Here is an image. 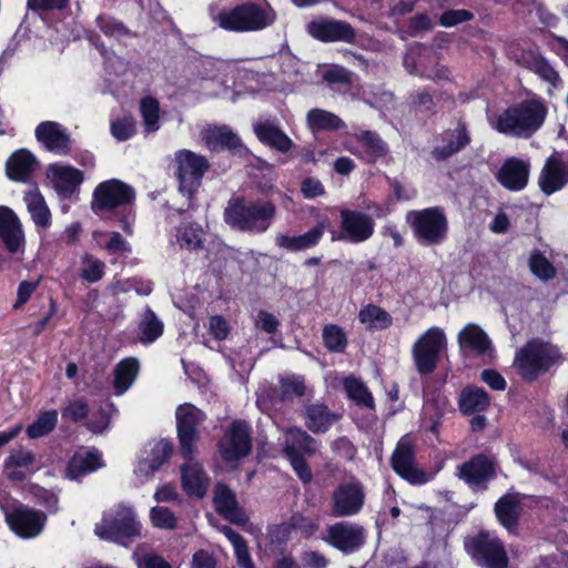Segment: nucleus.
Wrapping results in <instances>:
<instances>
[{"label": "nucleus", "mask_w": 568, "mask_h": 568, "mask_svg": "<svg viewBox=\"0 0 568 568\" xmlns=\"http://www.w3.org/2000/svg\"><path fill=\"white\" fill-rule=\"evenodd\" d=\"M489 404L488 394L478 387L465 388L459 397V408L465 414L484 412L489 407Z\"/></svg>", "instance_id": "43"}, {"label": "nucleus", "mask_w": 568, "mask_h": 568, "mask_svg": "<svg viewBox=\"0 0 568 568\" xmlns=\"http://www.w3.org/2000/svg\"><path fill=\"white\" fill-rule=\"evenodd\" d=\"M568 182V164L557 156H550L539 175L541 191L550 195L564 187Z\"/></svg>", "instance_id": "27"}, {"label": "nucleus", "mask_w": 568, "mask_h": 568, "mask_svg": "<svg viewBox=\"0 0 568 568\" xmlns=\"http://www.w3.org/2000/svg\"><path fill=\"white\" fill-rule=\"evenodd\" d=\"M365 493L363 485L351 480L337 486L332 496V513L336 517H349L359 513L364 505Z\"/></svg>", "instance_id": "16"}, {"label": "nucleus", "mask_w": 568, "mask_h": 568, "mask_svg": "<svg viewBox=\"0 0 568 568\" xmlns=\"http://www.w3.org/2000/svg\"><path fill=\"white\" fill-rule=\"evenodd\" d=\"M460 352H470L477 356L491 357L493 344L486 332L477 324L465 325L457 336Z\"/></svg>", "instance_id": "22"}, {"label": "nucleus", "mask_w": 568, "mask_h": 568, "mask_svg": "<svg viewBox=\"0 0 568 568\" xmlns=\"http://www.w3.org/2000/svg\"><path fill=\"white\" fill-rule=\"evenodd\" d=\"M339 235L333 234V241L345 240L353 243H362L374 234L375 223L371 216L358 211L343 210L341 212Z\"/></svg>", "instance_id": "15"}, {"label": "nucleus", "mask_w": 568, "mask_h": 568, "mask_svg": "<svg viewBox=\"0 0 568 568\" xmlns=\"http://www.w3.org/2000/svg\"><path fill=\"white\" fill-rule=\"evenodd\" d=\"M474 18V14L465 9L447 10L440 18L439 23L443 27L450 28L459 23L469 21Z\"/></svg>", "instance_id": "63"}, {"label": "nucleus", "mask_w": 568, "mask_h": 568, "mask_svg": "<svg viewBox=\"0 0 568 568\" xmlns=\"http://www.w3.org/2000/svg\"><path fill=\"white\" fill-rule=\"evenodd\" d=\"M494 476L493 463L477 455L458 467V477L474 488H483Z\"/></svg>", "instance_id": "26"}, {"label": "nucleus", "mask_w": 568, "mask_h": 568, "mask_svg": "<svg viewBox=\"0 0 568 568\" xmlns=\"http://www.w3.org/2000/svg\"><path fill=\"white\" fill-rule=\"evenodd\" d=\"M176 241L183 248L189 251L197 250L203 243V231L195 224L182 225L178 230Z\"/></svg>", "instance_id": "52"}, {"label": "nucleus", "mask_w": 568, "mask_h": 568, "mask_svg": "<svg viewBox=\"0 0 568 568\" xmlns=\"http://www.w3.org/2000/svg\"><path fill=\"white\" fill-rule=\"evenodd\" d=\"M140 365L138 359L128 357L122 359L113 369L114 395H123L134 383Z\"/></svg>", "instance_id": "37"}, {"label": "nucleus", "mask_w": 568, "mask_h": 568, "mask_svg": "<svg viewBox=\"0 0 568 568\" xmlns=\"http://www.w3.org/2000/svg\"><path fill=\"white\" fill-rule=\"evenodd\" d=\"M176 428L182 457L195 455L199 440V426L205 415L191 404H182L176 408Z\"/></svg>", "instance_id": "10"}, {"label": "nucleus", "mask_w": 568, "mask_h": 568, "mask_svg": "<svg viewBox=\"0 0 568 568\" xmlns=\"http://www.w3.org/2000/svg\"><path fill=\"white\" fill-rule=\"evenodd\" d=\"M47 175L54 190L63 196H71L83 181L81 171L60 163L50 164Z\"/></svg>", "instance_id": "24"}, {"label": "nucleus", "mask_w": 568, "mask_h": 568, "mask_svg": "<svg viewBox=\"0 0 568 568\" xmlns=\"http://www.w3.org/2000/svg\"><path fill=\"white\" fill-rule=\"evenodd\" d=\"M105 264L100 258L84 253L81 256L80 276L89 282L97 283L104 276Z\"/></svg>", "instance_id": "51"}, {"label": "nucleus", "mask_w": 568, "mask_h": 568, "mask_svg": "<svg viewBox=\"0 0 568 568\" xmlns=\"http://www.w3.org/2000/svg\"><path fill=\"white\" fill-rule=\"evenodd\" d=\"M561 362V353L556 345L532 339L519 348L515 357V366L520 376L527 381L536 379Z\"/></svg>", "instance_id": "4"}, {"label": "nucleus", "mask_w": 568, "mask_h": 568, "mask_svg": "<svg viewBox=\"0 0 568 568\" xmlns=\"http://www.w3.org/2000/svg\"><path fill=\"white\" fill-rule=\"evenodd\" d=\"M183 458L185 462L180 467L182 488L190 497L202 498L207 491L210 478L194 455Z\"/></svg>", "instance_id": "20"}, {"label": "nucleus", "mask_w": 568, "mask_h": 568, "mask_svg": "<svg viewBox=\"0 0 568 568\" xmlns=\"http://www.w3.org/2000/svg\"><path fill=\"white\" fill-rule=\"evenodd\" d=\"M6 521L11 530L21 538H34L43 529L47 517L43 513L19 505L4 509Z\"/></svg>", "instance_id": "14"}, {"label": "nucleus", "mask_w": 568, "mask_h": 568, "mask_svg": "<svg viewBox=\"0 0 568 568\" xmlns=\"http://www.w3.org/2000/svg\"><path fill=\"white\" fill-rule=\"evenodd\" d=\"M139 332L143 344H151L163 334V323L150 307H145L142 314Z\"/></svg>", "instance_id": "45"}, {"label": "nucleus", "mask_w": 568, "mask_h": 568, "mask_svg": "<svg viewBox=\"0 0 568 568\" xmlns=\"http://www.w3.org/2000/svg\"><path fill=\"white\" fill-rule=\"evenodd\" d=\"M176 178L179 190L184 195H192L201 183L209 164L204 156L189 150H180L175 153Z\"/></svg>", "instance_id": "11"}, {"label": "nucleus", "mask_w": 568, "mask_h": 568, "mask_svg": "<svg viewBox=\"0 0 568 568\" xmlns=\"http://www.w3.org/2000/svg\"><path fill=\"white\" fill-rule=\"evenodd\" d=\"M317 446L316 440L301 428H290L284 435L285 455H301L302 452L311 455L317 450Z\"/></svg>", "instance_id": "40"}, {"label": "nucleus", "mask_w": 568, "mask_h": 568, "mask_svg": "<svg viewBox=\"0 0 568 568\" xmlns=\"http://www.w3.org/2000/svg\"><path fill=\"white\" fill-rule=\"evenodd\" d=\"M323 342L329 352L342 353L347 346V336L338 325L328 324L323 328Z\"/></svg>", "instance_id": "53"}, {"label": "nucleus", "mask_w": 568, "mask_h": 568, "mask_svg": "<svg viewBox=\"0 0 568 568\" xmlns=\"http://www.w3.org/2000/svg\"><path fill=\"white\" fill-rule=\"evenodd\" d=\"M202 139L211 150H235L241 146L240 138L227 126H210L203 131Z\"/></svg>", "instance_id": "39"}, {"label": "nucleus", "mask_w": 568, "mask_h": 568, "mask_svg": "<svg viewBox=\"0 0 568 568\" xmlns=\"http://www.w3.org/2000/svg\"><path fill=\"white\" fill-rule=\"evenodd\" d=\"M358 318L369 329H385L392 325V316L376 305H367L361 310Z\"/></svg>", "instance_id": "46"}, {"label": "nucleus", "mask_w": 568, "mask_h": 568, "mask_svg": "<svg viewBox=\"0 0 568 568\" xmlns=\"http://www.w3.org/2000/svg\"><path fill=\"white\" fill-rule=\"evenodd\" d=\"M446 335L439 327H430L414 343L413 359L419 374L427 375L435 371L440 353L446 348Z\"/></svg>", "instance_id": "9"}, {"label": "nucleus", "mask_w": 568, "mask_h": 568, "mask_svg": "<svg viewBox=\"0 0 568 568\" xmlns=\"http://www.w3.org/2000/svg\"><path fill=\"white\" fill-rule=\"evenodd\" d=\"M306 122L311 131H332L345 126L344 122L334 113L323 109H312L307 112Z\"/></svg>", "instance_id": "44"}, {"label": "nucleus", "mask_w": 568, "mask_h": 568, "mask_svg": "<svg viewBox=\"0 0 568 568\" xmlns=\"http://www.w3.org/2000/svg\"><path fill=\"white\" fill-rule=\"evenodd\" d=\"M36 136L43 146L58 155H67L70 152V135L58 122L45 121L36 128Z\"/></svg>", "instance_id": "21"}, {"label": "nucleus", "mask_w": 568, "mask_h": 568, "mask_svg": "<svg viewBox=\"0 0 568 568\" xmlns=\"http://www.w3.org/2000/svg\"><path fill=\"white\" fill-rule=\"evenodd\" d=\"M276 19V11L267 2L248 1L212 13V20L221 29L236 33L262 31L273 26Z\"/></svg>", "instance_id": "1"}, {"label": "nucleus", "mask_w": 568, "mask_h": 568, "mask_svg": "<svg viewBox=\"0 0 568 568\" xmlns=\"http://www.w3.org/2000/svg\"><path fill=\"white\" fill-rule=\"evenodd\" d=\"M214 504L216 510L227 520L244 525L248 518L240 507L235 494L224 484H217L214 489Z\"/></svg>", "instance_id": "29"}, {"label": "nucleus", "mask_w": 568, "mask_h": 568, "mask_svg": "<svg viewBox=\"0 0 568 568\" xmlns=\"http://www.w3.org/2000/svg\"><path fill=\"white\" fill-rule=\"evenodd\" d=\"M471 559L484 568H507L508 555L504 542L495 532L483 530L465 541Z\"/></svg>", "instance_id": "6"}, {"label": "nucleus", "mask_w": 568, "mask_h": 568, "mask_svg": "<svg viewBox=\"0 0 568 568\" xmlns=\"http://www.w3.org/2000/svg\"><path fill=\"white\" fill-rule=\"evenodd\" d=\"M252 449L250 427L245 422L235 420L219 444V452L225 462L233 463L247 456Z\"/></svg>", "instance_id": "12"}, {"label": "nucleus", "mask_w": 568, "mask_h": 568, "mask_svg": "<svg viewBox=\"0 0 568 568\" xmlns=\"http://www.w3.org/2000/svg\"><path fill=\"white\" fill-rule=\"evenodd\" d=\"M112 135L119 141L130 139L135 132V121L132 116L118 119L111 124Z\"/></svg>", "instance_id": "62"}, {"label": "nucleus", "mask_w": 568, "mask_h": 568, "mask_svg": "<svg viewBox=\"0 0 568 568\" xmlns=\"http://www.w3.org/2000/svg\"><path fill=\"white\" fill-rule=\"evenodd\" d=\"M529 267L532 274L542 281L550 280L556 274V270L552 264L540 253L531 254L529 258Z\"/></svg>", "instance_id": "58"}, {"label": "nucleus", "mask_w": 568, "mask_h": 568, "mask_svg": "<svg viewBox=\"0 0 568 568\" xmlns=\"http://www.w3.org/2000/svg\"><path fill=\"white\" fill-rule=\"evenodd\" d=\"M109 410L100 408L94 417L87 422V428L93 434H102L105 432L110 424L111 413H116V407L110 403L108 404Z\"/></svg>", "instance_id": "60"}, {"label": "nucleus", "mask_w": 568, "mask_h": 568, "mask_svg": "<svg viewBox=\"0 0 568 568\" xmlns=\"http://www.w3.org/2000/svg\"><path fill=\"white\" fill-rule=\"evenodd\" d=\"M34 462L32 452L24 448L12 449L4 462V474L10 480L22 481L31 471Z\"/></svg>", "instance_id": "32"}, {"label": "nucleus", "mask_w": 568, "mask_h": 568, "mask_svg": "<svg viewBox=\"0 0 568 568\" xmlns=\"http://www.w3.org/2000/svg\"><path fill=\"white\" fill-rule=\"evenodd\" d=\"M100 467H102V458L97 449L78 452L68 464L67 477L71 480H78Z\"/></svg>", "instance_id": "34"}, {"label": "nucleus", "mask_w": 568, "mask_h": 568, "mask_svg": "<svg viewBox=\"0 0 568 568\" xmlns=\"http://www.w3.org/2000/svg\"><path fill=\"white\" fill-rule=\"evenodd\" d=\"M337 419L336 414L321 404L311 405L305 412V424L313 433H325Z\"/></svg>", "instance_id": "41"}, {"label": "nucleus", "mask_w": 568, "mask_h": 568, "mask_svg": "<svg viewBox=\"0 0 568 568\" xmlns=\"http://www.w3.org/2000/svg\"><path fill=\"white\" fill-rule=\"evenodd\" d=\"M24 203L32 217V221L41 227H47L50 224L51 214L44 197L38 189H31L24 194Z\"/></svg>", "instance_id": "42"}, {"label": "nucleus", "mask_w": 568, "mask_h": 568, "mask_svg": "<svg viewBox=\"0 0 568 568\" xmlns=\"http://www.w3.org/2000/svg\"><path fill=\"white\" fill-rule=\"evenodd\" d=\"M275 205L267 201H247L234 197L224 210V221L232 229L253 233H263L272 224Z\"/></svg>", "instance_id": "3"}, {"label": "nucleus", "mask_w": 568, "mask_h": 568, "mask_svg": "<svg viewBox=\"0 0 568 568\" xmlns=\"http://www.w3.org/2000/svg\"><path fill=\"white\" fill-rule=\"evenodd\" d=\"M469 142L470 138L465 125L459 123L454 131L445 134L440 144L434 148L433 155L437 160H444L464 149Z\"/></svg>", "instance_id": "36"}, {"label": "nucleus", "mask_w": 568, "mask_h": 568, "mask_svg": "<svg viewBox=\"0 0 568 568\" xmlns=\"http://www.w3.org/2000/svg\"><path fill=\"white\" fill-rule=\"evenodd\" d=\"M547 112L542 100L529 99L506 109L491 125L503 134L529 138L541 128Z\"/></svg>", "instance_id": "2"}, {"label": "nucleus", "mask_w": 568, "mask_h": 568, "mask_svg": "<svg viewBox=\"0 0 568 568\" xmlns=\"http://www.w3.org/2000/svg\"><path fill=\"white\" fill-rule=\"evenodd\" d=\"M281 393L280 399L282 402L291 400L294 397H301L305 393L304 379L301 376H285L280 381Z\"/></svg>", "instance_id": "56"}, {"label": "nucleus", "mask_w": 568, "mask_h": 568, "mask_svg": "<svg viewBox=\"0 0 568 568\" xmlns=\"http://www.w3.org/2000/svg\"><path fill=\"white\" fill-rule=\"evenodd\" d=\"M331 226V221L328 217H323L318 221V223L307 231L306 233L298 236H288L285 234H278L275 237V243L277 246L290 251V252H298L308 250L320 242L324 232Z\"/></svg>", "instance_id": "23"}, {"label": "nucleus", "mask_w": 568, "mask_h": 568, "mask_svg": "<svg viewBox=\"0 0 568 568\" xmlns=\"http://www.w3.org/2000/svg\"><path fill=\"white\" fill-rule=\"evenodd\" d=\"M150 517L153 526L161 529H174L176 526V518L173 513L165 507H153L150 511Z\"/></svg>", "instance_id": "61"}, {"label": "nucleus", "mask_w": 568, "mask_h": 568, "mask_svg": "<svg viewBox=\"0 0 568 568\" xmlns=\"http://www.w3.org/2000/svg\"><path fill=\"white\" fill-rule=\"evenodd\" d=\"M58 412L55 409L44 410L37 419L28 426L27 435L32 438H40L50 434L57 426Z\"/></svg>", "instance_id": "48"}, {"label": "nucleus", "mask_w": 568, "mask_h": 568, "mask_svg": "<svg viewBox=\"0 0 568 568\" xmlns=\"http://www.w3.org/2000/svg\"><path fill=\"white\" fill-rule=\"evenodd\" d=\"M172 445L169 440L161 439L150 445L146 456L143 457L135 467V475L148 478L153 475L170 457Z\"/></svg>", "instance_id": "30"}, {"label": "nucleus", "mask_w": 568, "mask_h": 568, "mask_svg": "<svg viewBox=\"0 0 568 568\" xmlns=\"http://www.w3.org/2000/svg\"><path fill=\"white\" fill-rule=\"evenodd\" d=\"M140 112L143 119L144 131L156 132L160 129V103L152 97H144L140 101Z\"/></svg>", "instance_id": "49"}, {"label": "nucleus", "mask_w": 568, "mask_h": 568, "mask_svg": "<svg viewBox=\"0 0 568 568\" xmlns=\"http://www.w3.org/2000/svg\"><path fill=\"white\" fill-rule=\"evenodd\" d=\"M222 532L233 546L237 568H256L243 537L230 527H223Z\"/></svg>", "instance_id": "47"}, {"label": "nucleus", "mask_w": 568, "mask_h": 568, "mask_svg": "<svg viewBox=\"0 0 568 568\" xmlns=\"http://www.w3.org/2000/svg\"><path fill=\"white\" fill-rule=\"evenodd\" d=\"M307 32L324 42H352L355 37L353 28L344 21L317 19L307 24Z\"/></svg>", "instance_id": "19"}, {"label": "nucleus", "mask_w": 568, "mask_h": 568, "mask_svg": "<svg viewBox=\"0 0 568 568\" xmlns=\"http://www.w3.org/2000/svg\"><path fill=\"white\" fill-rule=\"evenodd\" d=\"M93 237L100 247L106 250L110 254H125L131 252L130 244L118 232L93 233Z\"/></svg>", "instance_id": "50"}, {"label": "nucleus", "mask_w": 568, "mask_h": 568, "mask_svg": "<svg viewBox=\"0 0 568 568\" xmlns=\"http://www.w3.org/2000/svg\"><path fill=\"white\" fill-rule=\"evenodd\" d=\"M359 143V150L354 152L366 163H375L388 153L387 144L373 131H363L355 135Z\"/></svg>", "instance_id": "33"}, {"label": "nucleus", "mask_w": 568, "mask_h": 568, "mask_svg": "<svg viewBox=\"0 0 568 568\" xmlns=\"http://www.w3.org/2000/svg\"><path fill=\"white\" fill-rule=\"evenodd\" d=\"M132 560L138 568H172V566L160 555L144 550L139 546L132 554Z\"/></svg>", "instance_id": "55"}, {"label": "nucleus", "mask_w": 568, "mask_h": 568, "mask_svg": "<svg viewBox=\"0 0 568 568\" xmlns=\"http://www.w3.org/2000/svg\"><path fill=\"white\" fill-rule=\"evenodd\" d=\"M393 469L405 480L414 485H422L432 479V476L419 469L415 463L413 442L404 436L397 444L392 456Z\"/></svg>", "instance_id": "13"}, {"label": "nucleus", "mask_w": 568, "mask_h": 568, "mask_svg": "<svg viewBox=\"0 0 568 568\" xmlns=\"http://www.w3.org/2000/svg\"><path fill=\"white\" fill-rule=\"evenodd\" d=\"M94 531L102 539L128 547L141 536L142 525L131 507L119 505L104 514Z\"/></svg>", "instance_id": "5"}, {"label": "nucleus", "mask_w": 568, "mask_h": 568, "mask_svg": "<svg viewBox=\"0 0 568 568\" xmlns=\"http://www.w3.org/2000/svg\"><path fill=\"white\" fill-rule=\"evenodd\" d=\"M521 513L520 499L518 495L507 494L495 504V514L501 526L507 530H513Z\"/></svg>", "instance_id": "38"}, {"label": "nucleus", "mask_w": 568, "mask_h": 568, "mask_svg": "<svg viewBox=\"0 0 568 568\" xmlns=\"http://www.w3.org/2000/svg\"><path fill=\"white\" fill-rule=\"evenodd\" d=\"M89 406L85 399L75 398L70 400L62 409V417L74 423L82 422L88 417Z\"/></svg>", "instance_id": "59"}, {"label": "nucleus", "mask_w": 568, "mask_h": 568, "mask_svg": "<svg viewBox=\"0 0 568 568\" xmlns=\"http://www.w3.org/2000/svg\"><path fill=\"white\" fill-rule=\"evenodd\" d=\"M344 388L348 397L356 402L358 405L373 407V396L359 379L352 376L345 378Z\"/></svg>", "instance_id": "54"}, {"label": "nucleus", "mask_w": 568, "mask_h": 568, "mask_svg": "<svg viewBox=\"0 0 568 568\" xmlns=\"http://www.w3.org/2000/svg\"><path fill=\"white\" fill-rule=\"evenodd\" d=\"M529 164L511 158L507 160L498 171L497 180L510 191H520L528 183Z\"/></svg>", "instance_id": "31"}, {"label": "nucleus", "mask_w": 568, "mask_h": 568, "mask_svg": "<svg viewBox=\"0 0 568 568\" xmlns=\"http://www.w3.org/2000/svg\"><path fill=\"white\" fill-rule=\"evenodd\" d=\"M407 221L413 227L415 237L424 244H439L446 239L448 221L440 207L412 211L407 214Z\"/></svg>", "instance_id": "7"}, {"label": "nucleus", "mask_w": 568, "mask_h": 568, "mask_svg": "<svg viewBox=\"0 0 568 568\" xmlns=\"http://www.w3.org/2000/svg\"><path fill=\"white\" fill-rule=\"evenodd\" d=\"M0 240L11 253L18 252L24 242L18 216L3 205H0Z\"/></svg>", "instance_id": "28"}, {"label": "nucleus", "mask_w": 568, "mask_h": 568, "mask_svg": "<svg viewBox=\"0 0 568 568\" xmlns=\"http://www.w3.org/2000/svg\"><path fill=\"white\" fill-rule=\"evenodd\" d=\"M134 190L126 183L111 179L98 184L93 192L92 211L105 216L114 210L133 203Z\"/></svg>", "instance_id": "8"}, {"label": "nucleus", "mask_w": 568, "mask_h": 568, "mask_svg": "<svg viewBox=\"0 0 568 568\" xmlns=\"http://www.w3.org/2000/svg\"><path fill=\"white\" fill-rule=\"evenodd\" d=\"M322 539L343 552H354L364 545L365 532L359 525L342 521L328 526Z\"/></svg>", "instance_id": "17"}, {"label": "nucleus", "mask_w": 568, "mask_h": 568, "mask_svg": "<svg viewBox=\"0 0 568 568\" xmlns=\"http://www.w3.org/2000/svg\"><path fill=\"white\" fill-rule=\"evenodd\" d=\"M97 23L105 36L113 37L116 40L131 36L130 31L121 22L111 17L101 14L97 18Z\"/></svg>", "instance_id": "57"}, {"label": "nucleus", "mask_w": 568, "mask_h": 568, "mask_svg": "<svg viewBox=\"0 0 568 568\" xmlns=\"http://www.w3.org/2000/svg\"><path fill=\"white\" fill-rule=\"evenodd\" d=\"M253 129L262 143L278 152L286 153L294 146L292 139L281 130L275 120L261 119L254 123Z\"/></svg>", "instance_id": "25"}, {"label": "nucleus", "mask_w": 568, "mask_h": 568, "mask_svg": "<svg viewBox=\"0 0 568 568\" xmlns=\"http://www.w3.org/2000/svg\"><path fill=\"white\" fill-rule=\"evenodd\" d=\"M520 3L526 4L527 7H531L529 9V14L535 16L540 23L544 26L550 27L556 23V17L545 9L540 3H537L536 0H518Z\"/></svg>", "instance_id": "64"}, {"label": "nucleus", "mask_w": 568, "mask_h": 568, "mask_svg": "<svg viewBox=\"0 0 568 568\" xmlns=\"http://www.w3.org/2000/svg\"><path fill=\"white\" fill-rule=\"evenodd\" d=\"M36 165V158L29 151L20 150L13 153L7 161V174L13 181L27 182Z\"/></svg>", "instance_id": "35"}, {"label": "nucleus", "mask_w": 568, "mask_h": 568, "mask_svg": "<svg viewBox=\"0 0 568 568\" xmlns=\"http://www.w3.org/2000/svg\"><path fill=\"white\" fill-rule=\"evenodd\" d=\"M515 61L518 65L531 71L541 81L549 84V94H551V89L561 87L562 81L559 73L538 51L532 49H519L518 52L515 53Z\"/></svg>", "instance_id": "18"}]
</instances>
